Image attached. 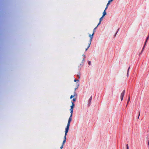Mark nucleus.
<instances>
[{
	"label": "nucleus",
	"instance_id": "1",
	"mask_svg": "<svg viewBox=\"0 0 149 149\" xmlns=\"http://www.w3.org/2000/svg\"><path fill=\"white\" fill-rule=\"evenodd\" d=\"M94 34H93V33L92 35H89V37L90 38V40L89 43H88V47H89L91 45L92 39L93 38V36Z\"/></svg>",
	"mask_w": 149,
	"mask_h": 149
},
{
	"label": "nucleus",
	"instance_id": "2",
	"mask_svg": "<svg viewBox=\"0 0 149 149\" xmlns=\"http://www.w3.org/2000/svg\"><path fill=\"white\" fill-rule=\"evenodd\" d=\"M69 127H70V126H68V125L67 126V127L65 128V135L64 137H66V136L67 135V133L68 132V130H69Z\"/></svg>",
	"mask_w": 149,
	"mask_h": 149
},
{
	"label": "nucleus",
	"instance_id": "3",
	"mask_svg": "<svg viewBox=\"0 0 149 149\" xmlns=\"http://www.w3.org/2000/svg\"><path fill=\"white\" fill-rule=\"evenodd\" d=\"M125 90H124L121 94L120 97L121 101H122L123 100V97H124V95L125 94Z\"/></svg>",
	"mask_w": 149,
	"mask_h": 149
},
{
	"label": "nucleus",
	"instance_id": "4",
	"mask_svg": "<svg viewBox=\"0 0 149 149\" xmlns=\"http://www.w3.org/2000/svg\"><path fill=\"white\" fill-rule=\"evenodd\" d=\"M72 116H70V117H69L68 120V122L67 125V126L68 125V126H70V123L72 120Z\"/></svg>",
	"mask_w": 149,
	"mask_h": 149
},
{
	"label": "nucleus",
	"instance_id": "5",
	"mask_svg": "<svg viewBox=\"0 0 149 149\" xmlns=\"http://www.w3.org/2000/svg\"><path fill=\"white\" fill-rule=\"evenodd\" d=\"M71 103L72 104V105L71 106V108L70 110H73L74 107V104L72 102H71Z\"/></svg>",
	"mask_w": 149,
	"mask_h": 149
},
{
	"label": "nucleus",
	"instance_id": "6",
	"mask_svg": "<svg viewBox=\"0 0 149 149\" xmlns=\"http://www.w3.org/2000/svg\"><path fill=\"white\" fill-rule=\"evenodd\" d=\"M66 137H64V140H63V143H62V145L63 146L64 145L65 143V142L66 141Z\"/></svg>",
	"mask_w": 149,
	"mask_h": 149
},
{
	"label": "nucleus",
	"instance_id": "7",
	"mask_svg": "<svg viewBox=\"0 0 149 149\" xmlns=\"http://www.w3.org/2000/svg\"><path fill=\"white\" fill-rule=\"evenodd\" d=\"M103 17H102V16L100 19V21L99 23L98 24V25H97V26H98L99 25H100L101 24V22L102 21V19H103Z\"/></svg>",
	"mask_w": 149,
	"mask_h": 149
},
{
	"label": "nucleus",
	"instance_id": "8",
	"mask_svg": "<svg viewBox=\"0 0 149 149\" xmlns=\"http://www.w3.org/2000/svg\"><path fill=\"white\" fill-rule=\"evenodd\" d=\"M106 12L105 10H104L103 13V15H102V17H104V16H105L106 15Z\"/></svg>",
	"mask_w": 149,
	"mask_h": 149
},
{
	"label": "nucleus",
	"instance_id": "9",
	"mask_svg": "<svg viewBox=\"0 0 149 149\" xmlns=\"http://www.w3.org/2000/svg\"><path fill=\"white\" fill-rule=\"evenodd\" d=\"M149 38V36H148V37H147L146 38V41L145 42V44H144V46H145V45H146V42H147V41L148 40Z\"/></svg>",
	"mask_w": 149,
	"mask_h": 149
},
{
	"label": "nucleus",
	"instance_id": "10",
	"mask_svg": "<svg viewBox=\"0 0 149 149\" xmlns=\"http://www.w3.org/2000/svg\"><path fill=\"white\" fill-rule=\"evenodd\" d=\"M130 101V96H129L128 97V101H127V104L126 105V107H127L128 104V103Z\"/></svg>",
	"mask_w": 149,
	"mask_h": 149
},
{
	"label": "nucleus",
	"instance_id": "11",
	"mask_svg": "<svg viewBox=\"0 0 149 149\" xmlns=\"http://www.w3.org/2000/svg\"><path fill=\"white\" fill-rule=\"evenodd\" d=\"M97 26H97L93 30V34H94L95 32V30H96V28L97 27Z\"/></svg>",
	"mask_w": 149,
	"mask_h": 149
},
{
	"label": "nucleus",
	"instance_id": "12",
	"mask_svg": "<svg viewBox=\"0 0 149 149\" xmlns=\"http://www.w3.org/2000/svg\"><path fill=\"white\" fill-rule=\"evenodd\" d=\"M70 113H71V115H70V116H72V113H73V110H70Z\"/></svg>",
	"mask_w": 149,
	"mask_h": 149
},
{
	"label": "nucleus",
	"instance_id": "13",
	"mask_svg": "<svg viewBox=\"0 0 149 149\" xmlns=\"http://www.w3.org/2000/svg\"><path fill=\"white\" fill-rule=\"evenodd\" d=\"M92 96H91L90 97V98L89 99V101H88V102L89 103H90L91 102V101L92 100Z\"/></svg>",
	"mask_w": 149,
	"mask_h": 149
},
{
	"label": "nucleus",
	"instance_id": "14",
	"mask_svg": "<svg viewBox=\"0 0 149 149\" xmlns=\"http://www.w3.org/2000/svg\"><path fill=\"white\" fill-rule=\"evenodd\" d=\"M145 47V46H144H144L143 47V48L142 49V50L141 53L140 54H141L143 52V50H144V48Z\"/></svg>",
	"mask_w": 149,
	"mask_h": 149
},
{
	"label": "nucleus",
	"instance_id": "15",
	"mask_svg": "<svg viewBox=\"0 0 149 149\" xmlns=\"http://www.w3.org/2000/svg\"><path fill=\"white\" fill-rule=\"evenodd\" d=\"M130 67V66L128 68V69L127 73V77H128V72H129V71Z\"/></svg>",
	"mask_w": 149,
	"mask_h": 149
},
{
	"label": "nucleus",
	"instance_id": "16",
	"mask_svg": "<svg viewBox=\"0 0 149 149\" xmlns=\"http://www.w3.org/2000/svg\"><path fill=\"white\" fill-rule=\"evenodd\" d=\"M75 96V95H71V96H70V99H72V98L73 97H74Z\"/></svg>",
	"mask_w": 149,
	"mask_h": 149
},
{
	"label": "nucleus",
	"instance_id": "17",
	"mask_svg": "<svg viewBox=\"0 0 149 149\" xmlns=\"http://www.w3.org/2000/svg\"><path fill=\"white\" fill-rule=\"evenodd\" d=\"M74 81L75 82H77V81H79V80L78 79L76 80L75 79Z\"/></svg>",
	"mask_w": 149,
	"mask_h": 149
},
{
	"label": "nucleus",
	"instance_id": "18",
	"mask_svg": "<svg viewBox=\"0 0 149 149\" xmlns=\"http://www.w3.org/2000/svg\"><path fill=\"white\" fill-rule=\"evenodd\" d=\"M127 149H129L128 145V144L126 145Z\"/></svg>",
	"mask_w": 149,
	"mask_h": 149
},
{
	"label": "nucleus",
	"instance_id": "19",
	"mask_svg": "<svg viewBox=\"0 0 149 149\" xmlns=\"http://www.w3.org/2000/svg\"><path fill=\"white\" fill-rule=\"evenodd\" d=\"M63 146L62 145L60 147V149H62V148H63Z\"/></svg>",
	"mask_w": 149,
	"mask_h": 149
},
{
	"label": "nucleus",
	"instance_id": "20",
	"mask_svg": "<svg viewBox=\"0 0 149 149\" xmlns=\"http://www.w3.org/2000/svg\"><path fill=\"white\" fill-rule=\"evenodd\" d=\"M72 100H73V101L75 102V101H76V99H75V98H74Z\"/></svg>",
	"mask_w": 149,
	"mask_h": 149
},
{
	"label": "nucleus",
	"instance_id": "21",
	"mask_svg": "<svg viewBox=\"0 0 149 149\" xmlns=\"http://www.w3.org/2000/svg\"><path fill=\"white\" fill-rule=\"evenodd\" d=\"M91 62L90 61H88V64L90 65H91Z\"/></svg>",
	"mask_w": 149,
	"mask_h": 149
},
{
	"label": "nucleus",
	"instance_id": "22",
	"mask_svg": "<svg viewBox=\"0 0 149 149\" xmlns=\"http://www.w3.org/2000/svg\"><path fill=\"white\" fill-rule=\"evenodd\" d=\"M112 1L111 0H109L108 1V2L109 3H110Z\"/></svg>",
	"mask_w": 149,
	"mask_h": 149
},
{
	"label": "nucleus",
	"instance_id": "23",
	"mask_svg": "<svg viewBox=\"0 0 149 149\" xmlns=\"http://www.w3.org/2000/svg\"><path fill=\"white\" fill-rule=\"evenodd\" d=\"M140 111H139V116H138V119H139V116L140 115Z\"/></svg>",
	"mask_w": 149,
	"mask_h": 149
},
{
	"label": "nucleus",
	"instance_id": "24",
	"mask_svg": "<svg viewBox=\"0 0 149 149\" xmlns=\"http://www.w3.org/2000/svg\"><path fill=\"white\" fill-rule=\"evenodd\" d=\"M110 4V3H109V2H108V3L107 4V6H109V5Z\"/></svg>",
	"mask_w": 149,
	"mask_h": 149
},
{
	"label": "nucleus",
	"instance_id": "25",
	"mask_svg": "<svg viewBox=\"0 0 149 149\" xmlns=\"http://www.w3.org/2000/svg\"><path fill=\"white\" fill-rule=\"evenodd\" d=\"M108 6H106V7L105 8V10L108 8Z\"/></svg>",
	"mask_w": 149,
	"mask_h": 149
},
{
	"label": "nucleus",
	"instance_id": "26",
	"mask_svg": "<svg viewBox=\"0 0 149 149\" xmlns=\"http://www.w3.org/2000/svg\"><path fill=\"white\" fill-rule=\"evenodd\" d=\"M89 47H88H88H87V48L86 49V51L87 50H88V48Z\"/></svg>",
	"mask_w": 149,
	"mask_h": 149
},
{
	"label": "nucleus",
	"instance_id": "27",
	"mask_svg": "<svg viewBox=\"0 0 149 149\" xmlns=\"http://www.w3.org/2000/svg\"><path fill=\"white\" fill-rule=\"evenodd\" d=\"M77 76H79V78H80V74H79V75L78 74L77 75Z\"/></svg>",
	"mask_w": 149,
	"mask_h": 149
},
{
	"label": "nucleus",
	"instance_id": "28",
	"mask_svg": "<svg viewBox=\"0 0 149 149\" xmlns=\"http://www.w3.org/2000/svg\"><path fill=\"white\" fill-rule=\"evenodd\" d=\"M148 146L149 147V141H148Z\"/></svg>",
	"mask_w": 149,
	"mask_h": 149
},
{
	"label": "nucleus",
	"instance_id": "29",
	"mask_svg": "<svg viewBox=\"0 0 149 149\" xmlns=\"http://www.w3.org/2000/svg\"><path fill=\"white\" fill-rule=\"evenodd\" d=\"M83 60L84 61V59H83Z\"/></svg>",
	"mask_w": 149,
	"mask_h": 149
},
{
	"label": "nucleus",
	"instance_id": "30",
	"mask_svg": "<svg viewBox=\"0 0 149 149\" xmlns=\"http://www.w3.org/2000/svg\"><path fill=\"white\" fill-rule=\"evenodd\" d=\"M117 32H116V34H117Z\"/></svg>",
	"mask_w": 149,
	"mask_h": 149
},
{
	"label": "nucleus",
	"instance_id": "31",
	"mask_svg": "<svg viewBox=\"0 0 149 149\" xmlns=\"http://www.w3.org/2000/svg\"><path fill=\"white\" fill-rule=\"evenodd\" d=\"M117 32H116V34H117Z\"/></svg>",
	"mask_w": 149,
	"mask_h": 149
},
{
	"label": "nucleus",
	"instance_id": "32",
	"mask_svg": "<svg viewBox=\"0 0 149 149\" xmlns=\"http://www.w3.org/2000/svg\"><path fill=\"white\" fill-rule=\"evenodd\" d=\"M112 1H113V0H111Z\"/></svg>",
	"mask_w": 149,
	"mask_h": 149
},
{
	"label": "nucleus",
	"instance_id": "33",
	"mask_svg": "<svg viewBox=\"0 0 149 149\" xmlns=\"http://www.w3.org/2000/svg\"><path fill=\"white\" fill-rule=\"evenodd\" d=\"M112 1H113V0H111Z\"/></svg>",
	"mask_w": 149,
	"mask_h": 149
}]
</instances>
